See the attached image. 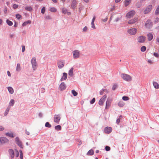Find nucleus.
<instances>
[{
    "instance_id": "18",
    "label": "nucleus",
    "mask_w": 159,
    "mask_h": 159,
    "mask_svg": "<svg viewBox=\"0 0 159 159\" xmlns=\"http://www.w3.org/2000/svg\"><path fill=\"white\" fill-rule=\"evenodd\" d=\"M67 74L66 73L64 72L63 73V76L61 79V81L65 80L67 78Z\"/></svg>"
},
{
    "instance_id": "44",
    "label": "nucleus",
    "mask_w": 159,
    "mask_h": 159,
    "mask_svg": "<svg viewBox=\"0 0 159 159\" xmlns=\"http://www.w3.org/2000/svg\"><path fill=\"white\" fill-rule=\"evenodd\" d=\"M19 152L20 153V159H23V154L22 151L21 150H19Z\"/></svg>"
},
{
    "instance_id": "43",
    "label": "nucleus",
    "mask_w": 159,
    "mask_h": 159,
    "mask_svg": "<svg viewBox=\"0 0 159 159\" xmlns=\"http://www.w3.org/2000/svg\"><path fill=\"white\" fill-rule=\"evenodd\" d=\"M122 99L124 101H127L129 99V98L127 96H124L122 97Z\"/></svg>"
},
{
    "instance_id": "16",
    "label": "nucleus",
    "mask_w": 159,
    "mask_h": 159,
    "mask_svg": "<svg viewBox=\"0 0 159 159\" xmlns=\"http://www.w3.org/2000/svg\"><path fill=\"white\" fill-rule=\"evenodd\" d=\"M8 152L11 158H13L15 156V153L13 150L12 149H10L8 150Z\"/></svg>"
},
{
    "instance_id": "2",
    "label": "nucleus",
    "mask_w": 159,
    "mask_h": 159,
    "mask_svg": "<svg viewBox=\"0 0 159 159\" xmlns=\"http://www.w3.org/2000/svg\"><path fill=\"white\" fill-rule=\"evenodd\" d=\"M31 62L33 70H35L37 67V63L36 62V58L35 57L32 58Z\"/></svg>"
},
{
    "instance_id": "39",
    "label": "nucleus",
    "mask_w": 159,
    "mask_h": 159,
    "mask_svg": "<svg viewBox=\"0 0 159 159\" xmlns=\"http://www.w3.org/2000/svg\"><path fill=\"white\" fill-rule=\"evenodd\" d=\"M15 103V101L14 100L11 99L9 105L10 106H13Z\"/></svg>"
},
{
    "instance_id": "17",
    "label": "nucleus",
    "mask_w": 159,
    "mask_h": 159,
    "mask_svg": "<svg viewBox=\"0 0 159 159\" xmlns=\"http://www.w3.org/2000/svg\"><path fill=\"white\" fill-rule=\"evenodd\" d=\"M138 18H134L133 19L129 20L128 21V23L129 24H133L135 23V22L137 21L138 20Z\"/></svg>"
},
{
    "instance_id": "31",
    "label": "nucleus",
    "mask_w": 159,
    "mask_h": 159,
    "mask_svg": "<svg viewBox=\"0 0 159 159\" xmlns=\"http://www.w3.org/2000/svg\"><path fill=\"white\" fill-rule=\"evenodd\" d=\"M49 10L52 12H55L57 11V9L54 7H51L49 9Z\"/></svg>"
},
{
    "instance_id": "46",
    "label": "nucleus",
    "mask_w": 159,
    "mask_h": 159,
    "mask_svg": "<svg viewBox=\"0 0 159 159\" xmlns=\"http://www.w3.org/2000/svg\"><path fill=\"white\" fill-rule=\"evenodd\" d=\"M117 84H114L112 86V90H115L117 88Z\"/></svg>"
},
{
    "instance_id": "32",
    "label": "nucleus",
    "mask_w": 159,
    "mask_h": 159,
    "mask_svg": "<svg viewBox=\"0 0 159 159\" xmlns=\"http://www.w3.org/2000/svg\"><path fill=\"white\" fill-rule=\"evenodd\" d=\"M155 13L156 15H157L159 14V5L158 6L156 9Z\"/></svg>"
},
{
    "instance_id": "13",
    "label": "nucleus",
    "mask_w": 159,
    "mask_h": 159,
    "mask_svg": "<svg viewBox=\"0 0 159 159\" xmlns=\"http://www.w3.org/2000/svg\"><path fill=\"white\" fill-rule=\"evenodd\" d=\"M112 131V129L110 127H107L105 128L104 130V132L107 134L110 133Z\"/></svg>"
},
{
    "instance_id": "48",
    "label": "nucleus",
    "mask_w": 159,
    "mask_h": 159,
    "mask_svg": "<svg viewBox=\"0 0 159 159\" xmlns=\"http://www.w3.org/2000/svg\"><path fill=\"white\" fill-rule=\"evenodd\" d=\"M45 11V7H43L41 9V12L42 14H44Z\"/></svg>"
},
{
    "instance_id": "42",
    "label": "nucleus",
    "mask_w": 159,
    "mask_h": 159,
    "mask_svg": "<svg viewBox=\"0 0 159 159\" xmlns=\"http://www.w3.org/2000/svg\"><path fill=\"white\" fill-rule=\"evenodd\" d=\"M122 117V116L121 115L119 116V118L117 119L116 120V123L119 125L120 122V119Z\"/></svg>"
},
{
    "instance_id": "57",
    "label": "nucleus",
    "mask_w": 159,
    "mask_h": 159,
    "mask_svg": "<svg viewBox=\"0 0 159 159\" xmlns=\"http://www.w3.org/2000/svg\"><path fill=\"white\" fill-rule=\"evenodd\" d=\"M107 97V96L106 95H104L101 98L102 100H104L105 101V100L106 99Z\"/></svg>"
},
{
    "instance_id": "12",
    "label": "nucleus",
    "mask_w": 159,
    "mask_h": 159,
    "mask_svg": "<svg viewBox=\"0 0 159 159\" xmlns=\"http://www.w3.org/2000/svg\"><path fill=\"white\" fill-rule=\"evenodd\" d=\"M146 38L144 36H139L138 38V42L139 43H143L145 42Z\"/></svg>"
},
{
    "instance_id": "34",
    "label": "nucleus",
    "mask_w": 159,
    "mask_h": 159,
    "mask_svg": "<svg viewBox=\"0 0 159 159\" xmlns=\"http://www.w3.org/2000/svg\"><path fill=\"white\" fill-rule=\"evenodd\" d=\"M68 11V10L66 8H62L61 11L62 13L64 14H66L67 11Z\"/></svg>"
},
{
    "instance_id": "55",
    "label": "nucleus",
    "mask_w": 159,
    "mask_h": 159,
    "mask_svg": "<svg viewBox=\"0 0 159 159\" xmlns=\"http://www.w3.org/2000/svg\"><path fill=\"white\" fill-rule=\"evenodd\" d=\"M159 19L158 17H156L154 20V22L155 23H158L159 22Z\"/></svg>"
},
{
    "instance_id": "29",
    "label": "nucleus",
    "mask_w": 159,
    "mask_h": 159,
    "mask_svg": "<svg viewBox=\"0 0 159 159\" xmlns=\"http://www.w3.org/2000/svg\"><path fill=\"white\" fill-rule=\"evenodd\" d=\"M10 107L8 106L6 109V111L4 113V116H6L8 113V112L10 110Z\"/></svg>"
},
{
    "instance_id": "23",
    "label": "nucleus",
    "mask_w": 159,
    "mask_h": 159,
    "mask_svg": "<svg viewBox=\"0 0 159 159\" xmlns=\"http://www.w3.org/2000/svg\"><path fill=\"white\" fill-rule=\"evenodd\" d=\"M153 84L154 88L156 89H159V84L156 82H153Z\"/></svg>"
},
{
    "instance_id": "49",
    "label": "nucleus",
    "mask_w": 159,
    "mask_h": 159,
    "mask_svg": "<svg viewBox=\"0 0 159 159\" xmlns=\"http://www.w3.org/2000/svg\"><path fill=\"white\" fill-rule=\"evenodd\" d=\"M95 98H94L90 101V103L91 104H93L95 102Z\"/></svg>"
},
{
    "instance_id": "47",
    "label": "nucleus",
    "mask_w": 159,
    "mask_h": 159,
    "mask_svg": "<svg viewBox=\"0 0 159 159\" xmlns=\"http://www.w3.org/2000/svg\"><path fill=\"white\" fill-rule=\"evenodd\" d=\"M45 18L46 20H51L52 19V17L49 15L46 16Z\"/></svg>"
},
{
    "instance_id": "40",
    "label": "nucleus",
    "mask_w": 159,
    "mask_h": 159,
    "mask_svg": "<svg viewBox=\"0 0 159 159\" xmlns=\"http://www.w3.org/2000/svg\"><path fill=\"white\" fill-rule=\"evenodd\" d=\"M45 127L48 128H51L52 127V125L51 124H50L49 122H46L45 124Z\"/></svg>"
},
{
    "instance_id": "21",
    "label": "nucleus",
    "mask_w": 159,
    "mask_h": 159,
    "mask_svg": "<svg viewBox=\"0 0 159 159\" xmlns=\"http://www.w3.org/2000/svg\"><path fill=\"white\" fill-rule=\"evenodd\" d=\"M94 152L93 150L91 149L88 152L87 155L88 156H92L93 155Z\"/></svg>"
},
{
    "instance_id": "22",
    "label": "nucleus",
    "mask_w": 159,
    "mask_h": 159,
    "mask_svg": "<svg viewBox=\"0 0 159 159\" xmlns=\"http://www.w3.org/2000/svg\"><path fill=\"white\" fill-rule=\"evenodd\" d=\"M74 69L73 67L71 68L70 70L69 71L68 75L70 77H72L73 76V70Z\"/></svg>"
},
{
    "instance_id": "11",
    "label": "nucleus",
    "mask_w": 159,
    "mask_h": 159,
    "mask_svg": "<svg viewBox=\"0 0 159 159\" xmlns=\"http://www.w3.org/2000/svg\"><path fill=\"white\" fill-rule=\"evenodd\" d=\"M9 141L8 139L5 137H0V142L2 144L8 143Z\"/></svg>"
},
{
    "instance_id": "4",
    "label": "nucleus",
    "mask_w": 159,
    "mask_h": 159,
    "mask_svg": "<svg viewBox=\"0 0 159 159\" xmlns=\"http://www.w3.org/2000/svg\"><path fill=\"white\" fill-rule=\"evenodd\" d=\"M15 142L16 144L21 148H23V146L22 142L20 139L17 136L15 138Z\"/></svg>"
},
{
    "instance_id": "35",
    "label": "nucleus",
    "mask_w": 159,
    "mask_h": 159,
    "mask_svg": "<svg viewBox=\"0 0 159 159\" xmlns=\"http://www.w3.org/2000/svg\"><path fill=\"white\" fill-rule=\"evenodd\" d=\"M130 0H125V7L127 6L130 3Z\"/></svg>"
},
{
    "instance_id": "19",
    "label": "nucleus",
    "mask_w": 159,
    "mask_h": 159,
    "mask_svg": "<svg viewBox=\"0 0 159 159\" xmlns=\"http://www.w3.org/2000/svg\"><path fill=\"white\" fill-rule=\"evenodd\" d=\"M111 104V101L109 99H108L106 102V106L105 109H107L108 107H109Z\"/></svg>"
},
{
    "instance_id": "26",
    "label": "nucleus",
    "mask_w": 159,
    "mask_h": 159,
    "mask_svg": "<svg viewBox=\"0 0 159 159\" xmlns=\"http://www.w3.org/2000/svg\"><path fill=\"white\" fill-rule=\"evenodd\" d=\"M8 90L9 92L11 94H12L14 93V90L13 88L11 87H8Z\"/></svg>"
},
{
    "instance_id": "59",
    "label": "nucleus",
    "mask_w": 159,
    "mask_h": 159,
    "mask_svg": "<svg viewBox=\"0 0 159 159\" xmlns=\"http://www.w3.org/2000/svg\"><path fill=\"white\" fill-rule=\"evenodd\" d=\"M87 30V27L86 26L84 27L83 29V30L84 32H86Z\"/></svg>"
},
{
    "instance_id": "52",
    "label": "nucleus",
    "mask_w": 159,
    "mask_h": 159,
    "mask_svg": "<svg viewBox=\"0 0 159 159\" xmlns=\"http://www.w3.org/2000/svg\"><path fill=\"white\" fill-rule=\"evenodd\" d=\"M154 56L157 58H159V55L158 53L154 52L153 54Z\"/></svg>"
},
{
    "instance_id": "53",
    "label": "nucleus",
    "mask_w": 159,
    "mask_h": 159,
    "mask_svg": "<svg viewBox=\"0 0 159 159\" xmlns=\"http://www.w3.org/2000/svg\"><path fill=\"white\" fill-rule=\"evenodd\" d=\"M16 157H17L19 156V152L17 150H16Z\"/></svg>"
},
{
    "instance_id": "37",
    "label": "nucleus",
    "mask_w": 159,
    "mask_h": 159,
    "mask_svg": "<svg viewBox=\"0 0 159 159\" xmlns=\"http://www.w3.org/2000/svg\"><path fill=\"white\" fill-rule=\"evenodd\" d=\"M55 129L57 130H60L61 129V127L60 125H57L55 126Z\"/></svg>"
},
{
    "instance_id": "14",
    "label": "nucleus",
    "mask_w": 159,
    "mask_h": 159,
    "mask_svg": "<svg viewBox=\"0 0 159 159\" xmlns=\"http://www.w3.org/2000/svg\"><path fill=\"white\" fill-rule=\"evenodd\" d=\"M65 62L63 61H58L57 65L59 69L62 68L64 66Z\"/></svg>"
},
{
    "instance_id": "61",
    "label": "nucleus",
    "mask_w": 159,
    "mask_h": 159,
    "mask_svg": "<svg viewBox=\"0 0 159 159\" xmlns=\"http://www.w3.org/2000/svg\"><path fill=\"white\" fill-rule=\"evenodd\" d=\"M22 52H23L25 51V46L24 45L22 46Z\"/></svg>"
},
{
    "instance_id": "9",
    "label": "nucleus",
    "mask_w": 159,
    "mask_h": 159,
    "mask_svg": "<svg viewBox=\"0 0 159 159\" xmlns=\"http://www.w3.org/2000/svg\"><path fill=\"white\" fill-rule=\"evenodd\" d=\"M135 13L134 11L131 10L126 14L125 16L127 18H131L134 15Z\"/></svg>"
},
{
    "instance_id": "6",
    "label": "nucleus",
    "mask_w": 159,
    "mask_h": 159,
    "mask_svg": "<svg viewBox=\"0 0 159 159\" xmlns=\"http://www.w3.org/2000/svg\"><path fill=\"white\" fill-rule=\"evenodd\" d=\"M77 2L76 0H72L71 4V8L75 10L77 9Z\"/></svg>"
},
{
    "instance_id": "51",
    "label": "nucleus",
    "mask_w": 159,
    "mask_h": 159,
    "mask_svg": "<svg viewBox=\"0 0 159 159\" xmlns=\"http://www.w3.org/2000/svg\"><path fill=\"white\" fill-rule=\"evenodd\" d=\"M105 149L106 151H108L110 150L111 148L109 146H106L105 147Z\"/></svg>"
},
{
    "instance_id": "30",
    "label": "nucleus",
    "mask_w": 159,
    "mask_h": 159,
    "mask_svg": "<svg viewBox=\"0 0 159 159\" xmlns=\"http://www.w3.org/2000/svg\"><path fill=\"white\" fill-rule=\"evenodd\" d=\"M6 23L9 26H11L13 25V22L8 19L7 20Z\"/></svg>"
},
{
    "instance_id": "25",
    "label": "nucleus",
    "mask_w": 159,
    "mask_h": 159,
    "mask_svg": "<svg viewBox=\"0 0 159 159\" xmlns=\"http://www.w3.org/2000/svg\"><path fill=\"white\" fill-rule=\"evenodd\" d=\"M21 70L20 64L19 63H18L17 65L16 71L17 72H19Z\"/></svg>"
},
{
    "instance_id": "33",
    "label": "nucleus",
    "mask_w": 159,
    "mask_h": 159,
    "mask_svg": "<svg viewBox=\"0 0 159 159\" xmlns=\"http://www.w3.org/2000/svg\"><path fill=\"white\" fill-rule=\"evenodd\" d=\"M5 134L7 136H8L11 138H14V137L13 133H10L8 132L6 133Z\"/></svg>"
},
{
    "instance_id": "45",
    "label": "nucleus",
    "mask_w": 159,
    "mask_h": 159,
    "mask_svg": "<svg viewBox=\"0 0 159 159\" xmlns=\"http://www.w3.org/2000/svg\"><path fill=\"white\" fill-rule=\"evenodd\" d=\"M16 17L18 20L20 19L21 18V16L19 14H17L16 15Z\"/></svg>"
},
{
    "instance_id": "7",
    "label": "nucleus",
    "mask_w": 159,
    "mask_h": 159,
    "mask_svg": "<svg viewBox=\"0 0 159 159\" xmlns=\"http://www.w3.org/2000/svg\"><path fill=\"white\" fill-rule=\"evenodd\" d=\"M61 114L55 115L54 117V121L57 124H59V121L61 119Z\"/></svg>"
},
{
    "instance_id": "10",
    "label": "nucleus",
    "mask_w": 159,
    "mask_h": 159,
    "mask_svg": "<svg viewBox=\"0 0 159 159\" xmlns=\"http://www.w3.org/2000/svg\"><path fill=\"white\" fill-rule=\"evenodd\" d=\"M137 29L135 28H133L129 29L127 30V32L131 35H135L137 32Z\"/></svg>"
},
{
    "instance_id": "3",
    "label": "nucleus",
    "mask_w": 159,
    "mask_h": 159,
    "mask_svg": "<svg viewBox=\"0 0 159 159\" xmlns=\"http://www.w3.org/2000/svg\"><path fill=\"white\" fill-rule=\"evenodd\" d=\"M152 25L153 24L152 20H151L148 19L146 21L145 26L146 28L150 29L152 27Z\"/></svg>"
},
{
    "instance_id": "64",
    "label": "nucleus",
    "mask_w": 159,
    "mask_h": 159,
    "mask_svg": "<svg viewBox=\"0 0 159 159\" xmlns=\"http://www.w3.org/2000/svg\"><path fill=\"white\" fill-rule=\"evenodd\" d=\"M115 6H113V7L111 9L110 11H112L115 9Z\"/></svg>"
},
{
    "instance_id": "63",
    "label": "nucleus",
    "mask_w": 159,
    "mask_h": 159,
    "mask_svg": "<svg viewBox=\"0 0 159 159\" xmlns=\"http://www.w3.org/2000/svg\"><path fill=\"white\" fill-rule=\"evenodd\" d=\"M39 116L40 118H41L43 116V114L41 112H40L39 114Z\"/></svg>"
},
{
    "instance_id": "20",
    "label": "nucleus",
    "mask_w": 159,
    "mask_h": 159,
    "mask_svg": "<svg viewBox=\"0 0 159 159\" xmlns=\"http://www.w3.org/2000/svg\"><path fill=\"white\" fill-rule=\"evenodd\" d=\"M148 39V41H151L153 38V35L152 34L149 33L147 34Z\"/></svg>"
},
{
    "instance_id": "56",
    "label": "nucleus",
    "mask_w": 159,
    "mask_h": 159,
    "mask_svg": "<svg viewBox=\"0 0 159 159\" xmlns=\"http://www.w3.org/2000/svg\"><path fill=\"white\" fill-rule=\"evenodd\" d=\"M77 141L79 142L78 143V145L80 146V145L82 144V141L80 139H77Z\"/></svg>"
},
{
    "instance_id": "24",
    "label": "nucleus",
    "mask_w": 159,
    "mask_h": 159,
    "mask_svg": "<svg viewBox=\"0 0 159 159\" xmlns=\"http://www.w3.org/2000/svg\"><path fill=\"white\" fill-rule=\"evenodd\" d=\"M31 21L29 20H28L27 21H25L22 24V26H25L26 25L28 24H31Z\"/></svg>"
},
{
    "instance_id": "5",
    "label": "nucleus",
    "mask_w": 159,
    "mask_h": 159,
    "mask_svg": "<svg viewBox=\"0 0 159 159\" xmlns=\"http://www.w3.org/2000/svg\"><path fill=\"white\" fill-rule=\"evenodd\" d=\"M73 57L74 59H77L79 57L80 55V52L78 50H75L73 51Z\"/></svg>"
},
{
    "instance_id": "36",
    "label": "nucleus",
    "mask_w": 159,
    "mask_h": 159,
    "mask_svg": "<svg viewBox=\"0 0 159 159\" xmlns=\"http://www.w3.org/2000/svg\"><path fill=\"white\" fill-rule=\"evenodd\" d=\"M104 102L105 101L104 100H102V99L101 98L99 101L98 104L100 106H102L103 105Z\"/></svg>"
},
{
    "instance_id": "15",
    "label": "nucleus",
    "mask_w": 159,
    "mask_h": 159,
    "mask_svg": "<svg viewBox=\"0 0 159 159\" xmlns=\"http://www.w3.org/2000/svg\"><path fill=\"white\" fill-rule=\"evenodd\" d=\"M66 88V86L64 82H62L59 86V90L61 91L65 90Z\"/></svg>"
},
{
    "instance_id": "8",
    "label": "nucleus",
    "mask_w": 159,
    "mask_h": 159,
    "mask_svg": "<svg viewBox=\"0 0 159 159\" xmlns=\"http://www.w3.org/2000/svg\"><path fill=\"white\" fill-rule=\"evenodd\" d=\"M152 8V5H149L144 10L143 13L145 14L148 13L150 12Z\"/></svg>"
},
{
    "instance_id": "62",
    "label": "nucleus",
    "mask_w": 159,
    "mask_h": 159,
    "mask_svg": "<svg viewBox=\"0 0 159 159\" xmlns=\"http://www.w3.org/2000/svg\"><path fill=\"white\" fill-rule=\"evenodd\" d=\"M25 133L27 135H29L30 134L29 132L27 131V129H25Z\"/></svg>"
},
{
    "instance_id": "60",
    "label": "nucleus",
    "mask_w": 159,
    "mask_h": 159,
    "mask_svg": "<svg viewBox=\"0 0 159 159\" xmlns=\"http://www.w3.org/2000/svg\"><path fill=\"white\" fill-rule=\"evenodd\" d=\"M94 22H91V25H92V28H93V29H95V26L94 25Z\"/></svg>"
},
{
    "instance_id": "1",
    "label": "nucleus",
    "mask_w": 159,
    "mask_h": 159,
    "mask_svg": "<svg viewBox=\"0 0 159 159\" xmlns=\"http://www.w3.org/2000/svg\"><path fill=\"white\" fill-rule=\"evenodd\" d=\"M120 76L124 80L127 81H130L132 80L131 76L129 75L125 74H122Z\"/></svg>"
},
{
    "instance_id": "58",
    "label": "nucleus",
    "mask_w": 159,
    "mask_h": 159,
    "mask_svg": "<svg viewBox=\"0 0 159 159\" xmlns=\"http://www.w3.org/2000/svg\"><path fill=\"white\" fill-rule=\"evenodd\" d=\"M4 129V128L2 126L0 125V131H2Z\"/></svg>"
},
{
    "instance_id": "41",
    "label": "nucleus",
    "mask_w": 159,
    "mask_h": 159,
    "mask_svg": "<svg viewBox=\"0 0 159 159\" xmlns=\"http://www.w3.org/2000/svg\"><path fill=\"white\" fill-rule=\"evenodd\" d=\"M146 48L145 46H143L141 48V51L142 52H144L146 51Z\"/></svg>"
},
{
    "instance_id": "28",
    "label": "nucleus",
    "mask_w": 159,
    "mask_h": 159,
    "mask_svg": "<svg viewBox=\"0 0 159 159\" xmlns=\"http://www.w3.org/2000/svg\"><path fill=\"white\" fill-rule=\"evenodd\" d=\"M118 105L119 107H122L124 106L125 103L122 101H120L118 103Z\"/></svg>"
},
{
    "instance_id": "38",
    "label": "nucleus",
    "mask_w": 159,
    "mask_h": 159,
    "mask_svg": "<svg viewBox=\"0 0 159 159\" xmlns=\"http://www.w3.org/2000/svg\"><path fill=\"white\" fill-rule=\"evenodd\" d=\"M71 93L74 96H76L78 95V93L75 90H72Z\"/></svg>"
},
{
    "instance_id": "54",
    "label": "nucleus",
    "mask_w": 159,
    "mask_h": 159,
    "mask_svg": "<svg viewBox=\"0 0 159 159\" xmlns=\"http://www.w3.org/2000/svg\"><path fill=\"white\" fill-rule=\"evenodd\" d=\"M18 7V5L16 4H14L13 5L12 7L14 9H16Z\"/></svg>"
},
{
    "instance_id": "50",
    "label": "nucleus",
    "mask_w": 159,
    "mask_h": 159,
    "mask_svg": "<svg viewBox=\"0 0 159 159\" xmlns=\"http://www.w3.org/2000/svg\"><path fill=\"white\" fill-rule=\"evenodd\" d=\"M107 91V90H106V89H102V90L100 92V95H102L103 94V93H104V91Z\"/></svg>"
},
{
    "instance_id": "27",
    "label": "nucleus",
    "mask_w": 159,
    "mask_h": 159,
    "mask_svg": "<svg viewBox=\"0 0 159 159\" xmlns=\"http://www.w3.org/2000/svg\"><path fill=\"white\" fill-rule=\"evenodd\" d=\"M25 9L27 11H30L32 10V8L30 7H25Z\"/></svg>"
}]
</instances>
